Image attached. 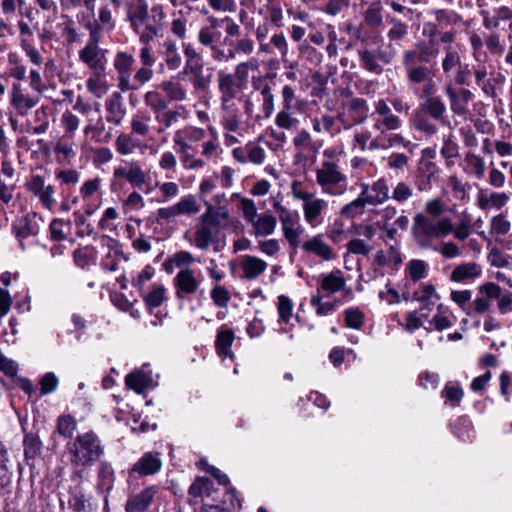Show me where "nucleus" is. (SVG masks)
<instances>
[{
	"label": "nucleus",
	"instance_id": "obj_5",
	"mask_svg": "<svg viewBox=\"0 0 512 512\" xmlns=\"http://www.w3.org/2000/svg\"><path fill=\"white\" fill-rule=\"evenodd\" d=\"M67 450L72 464L78 466H90L103 454L101 441L92 431L78 435L74 441L68 443Z\"/></svg>",
	"mask_w": 512,
	"mask_h": 512
},
{
	"label": "nucleus",
	"instance_id": "obj_59",
	"mask_svg": "<svg viewBox=\"0 0 512 512\" xmlns=\"http://www.w3.org/2000/svg\"><path fill=\"white\" fill-rule=\"evenodd\" d=\"M163 90L169 98L174 101H184L187 99V91L182 84L178 82L166 81L162 83Z\"/></svg>",
	"mask_w": 512,
	"mask_h": 512
},
{
	"label": "nucleus",
	"instance_id": "obj_63",
	"mask_svg": "<svg viewBox=\"0 0 512 512\" xmlns=\"http://www.w3.org/2000/svg\"><path fill=\"white\" fill-rule=\"evenodd\" d=\"M366 204L368 202L364 200L362 193H360L357 199L343 206L341 214L347 218H353L363 213Z\"/></svg>",
	"mask_w": 512,
	"mask_h": 512
},
{
	"label": "nucleus",
	"instance_id": "obj_49",
	"mask_svg": "<svg viewBox=\"0 0 512 512\" xmlns=\"http://www.w3.org/2000/svg\"><path fill=\"white\" fill-rule=\"evenodd\" d=\"M276 218L270 214H265L254 220L251 224L254 227L257 236L271 235L276 227Z\"/></svg>",
	"mask_w": 512,
	"mask_h": 512
},
{
	"label": "nucleus",
	"instance_id": "obj_53",
	"mask_svg": "<svg viewBox=\"0 0 512 512\" xmlns=\"http://www.w3.org/2000/svg\"><path fill=\"white\" fill-rule=\"evenodd\" d=\"M490 32L484 36V42L490 54L501 56L505 52V42L496 30H489Z\"/></svg>",
	"mask_w": 512,
	"mask_h": 512
},
{
	"label": "nucleus",
	"instance_id": "obj_32",
	"mask_svg": "<svg viewBox=\"0 0 512 512\" xmlns=\"http://www.w3.org/2000/svg\"><path fill=\"white\" fill-rule=\"evenodd\" d=\"M509 201V196L505 192H490L480 190L477 195V206L481 210H487L491 207L502 209Z\"/></svg>",
	"mask_w": 512,
	"mask_h": 512
},
{
	"label": "nucleus",
	"instance_id": "obj_62",
	"mask_svg": "<svg viewBox=\"0 0 512 512\" xmlns=\"http://www.w3.org/2000/svg\"><path fill=\"white\" fill-rule=\"evenodd\" d=\"M450 297L466 315L471 316L469 306L471 304L472 292L470 290L452 291Z\"/></svg>",
	"mask_w": 512,
	"mask_h": 512
},
{
	"label": "nucleus",
	"instance_id": "obj_25",
	"mask_svg": "<svg viewBox=\"0 0 512 512\" xmlns=\"http://www.w3.org/2000/svg\"><path fill=\"white\" fill-rule=\"evenodd\" d=\"M115 178L126 179L133 187L140 188L146 181V174L138 162H126L114 169Z\"/></svg>",
	"mask_w": 512,
	"mask_h": 512
},
{
	"label": "nucleus",
	"instance_id": "obj_48",
	"mask_svg": "<svg viewBox=\"0 0 512 512\" xmlns=\"http://www.w3.org/2000/svg\"><path fill=\"white\" fill-rule=\"evenodd\" d=\"M185 112V109L180 106L179 109L171 110L166 109L162 111L160 114H157L155 120L159 123L158 133H162L165 129L170 128L174 124H176L181 117V111Z\"/></svg>",
	"mask_w": 512,
	"mask_h": 512
},
{
	"label": "nucleus",
	"instance_id": "obj_58",
	"mask_svg": "<svg viewBox=\"0 0 512 512\" xmlns=\"http://www.w3.org/2000/svg\"><path fill=\"white\" fill-rule=\"evenodd\" d=\"M435 20L440 27L457 25L462 21V16L455 11L438 9L435 11Z\"/></svg>",
	"mask_w": 512,
	"mask_h": 512
},
{
	"label": "nucleus",
	"instance_id": "obj_11",
	"mask_svg": "<svg viewBox=\"0 0 512 512\" xmlns=\"http://www.w3.org/2000/svg\"><path fill=\"white\" fill-rule=\"evenodd\" d=\"M291 189L293 196L304 202L303 212L305 220L309 224L315 225L322 211L327 208V202L323 199L315 198L313 193L304 190L300 182H293Z\"/></svg>",
	"mask_w": 512,
	"mask_h": 512
},
{
	"label": "nucleus",
	"instance_id": "obj_19",
	"mask_svg": "<svg viewBox=\"0 0 512 512\" xmlns=\"http://www.w3.org/2000/svg\"><path fill=\"white\" fill-rule=\"evenodd\" d=\"M233 158L241 163H252L261 165L266 158L265 150L255 142H248L244 146L236 147L232 150Z\"/></svg>",
	"mask_w": 512,
	"mask_h": 512
},
{
	"label": "nucleus",
	"instance_id": "obj_9",
	"mask_svg": "<svg viewBox=\"0 0 512 512\" xmlns=\"http://www.w3.org/2000/svg\"><path fill=\"white\" fill-rule=\"evenodd\" d=\"M387 22L390 25L386 33L388 43L380 48V57L383 63L390 64L403 47L402 42L409 34V26L396 17L388 16Z\"/></svg>",
	"mask_w": 512,
	"mask_h": 512
},
{
	"label": "nucleus",
	"instance_id": "obj_2",
	"mask_svg": "<svg viewBox=\"0 0 512 512\" xmlns=\"http://www.w3.org/2000/svg\"><path fill=\"white\" fill-rule=\"evenodd\" d=\"M440 54V49L432 41L419 40L409 49L402 53V66L408 86L415 90L418 99L425 102L436 98L438 87L434 82L435 70L433 65L436 63Z\"/></svg>",
	"mask_w": 512,
	"mask_h": 512
},
{
	"label": "nucleus",
	"instance_id": "obj_56",
	"mask_svg": "<svg viewBox=\"0 0 512 512\" xmlns=\"http://www.w3.org/2000/svg\"><path fill=\"white\" fill-rule=\"evenodd\" d=\"M310 304L315 308L318 316H327L337 309L339 301L322 302V296L317 293L311 296Z\"/></svg>",
	"mask_w": 512,
	"mask_h": 512
},
{
	"label": "nucleus",
	"instance_id": "obj_44",
	"mask_svg": "<svg viewBox=\"0 0 512 512\" xmlns=\"http://www.w3.org/2000/svg\"><path fill=\"white\" fill-rule=\"evenodd\" d=\"M153 77L152 67L142 66L138 68L131 79V76L128 77L129 87H121L119 90L121 92L135 91L138 90L141 86L149 82Z\"/></svg>",
	"mask_w": 512,
	"mask_h": 512
},
{
	"label": "nucleus",
	"instance_id": "obj_52",
	"mask_svg": "<svg viewBox=\"0 0 512 512\" xmlns=\"http://www.w3.org/2000/svg\"><path fill=\"white\" fill-rule=\"evenodd\" d=\"M149 382L150 377L139 370L129 373L125 378L126 385L138 393L143 392L148 387Z\"/></svg>",
	"mask_w": 512,
	"mask_h": 512
},
{
	"label": "nucleus",
	"instance_id": "obj_16",
	"mask_svg": "<svg viewBox=\"0 0 512 512\" xmlns=\"http://www.w3.org/2000/svg\"><path fill=\"white\" fill-rule=\"evenodd\" d=\"M162 460L158 452H145L131 467L129 475L139 477L154 475L161 470Z\"/></svg>",
	"mask_w": 512,
	"mask_h": 512
},
{
	"label": "nucleus",
	"instance_id": "obj_42",
	"mask_svg": "<svg viewBox=\"0 0 512 512\" xmlns=\"http://www.w3.org/2000/svg\"><path fill=\"white\" fill-rule=\"evenodd\" d=\"M439 171L440 169L435 162L421 159L419 162L418 173L423 180L419 184L418 190L422 191L426 189L427 186L430 187L432 182L436 180Z\"/></svg>",
	"mask_w": 512,
	"mask_h": 512
},
{
	"label": "nucleus",
	"instance_id": "obj_7",
	"mask_svg": "<svg viewBox=\"0 0 512 512\" xmlns=\"http://www.w3.org/2000/svg\"><path fill=\"white\" fill-rule=\"evenodd\" d=\"M316 182L323 193L331 196L344 194L348 187L347 175L334 160L322 161L320 167L316 169Z\"/></svg>",
	"mask_w": 512,
	"mask_h": 512
},
{
	"label": "nucleus",
	"instance_id": "obj_36",
	"mask_svg": "<svg viewBox=\"0 0 512 512\" xmlns=\"http://www.w3.org/2000/svg\"><path fill=\"white\" fill-rule=\"evenodd\" d=\"M243 278L253 280L259 277L267 268V263L255 256L246 255L241 261Z\"/></svg>",
	"mask_w": 512,
	"mask_h": 512
},
{
	"label": "nucleus",
	"instance_id": "obj_8",
	"mask_svg": "<svg viewBox=\"0 0 512 512\" xmlns=\"http://www.w3.org/2000/svg\"><path fill=\"white\" fill-rule=\"evenodd\" d=\"M89 31V39L83 49L79 51V59L86 64L95 74L100 75L105 71L106 50L99 47L101 27L98 22H92L83 26Z\"/></svg>",
	"mask_w": 512,
	"mask_h": 512
},
{
	"label": "nucleus",
	"instance_id": "obj_27",
	"mask_svg": "<svg viewBox=\"0 0 512 512\" xmlns=\"http://www.w3.org/2000/svg\"><path fill=\"white\" fill-rule=\"evenodd\" d=\"M221 125L226 131L237 132L240 126L241 113L235 100H220Z\"/></svg>",
	"mask_w": 512,
	"mask_h": 512
},
{
	"label": "nucleus",
	"instance_id": "obj_57",
	"mask_svg": "<svg viewBox=\"0 0 512 512\" xmlns=\"http://www.w3.org/2000/svg\"><path fill=\"white\" fill-rule=\"evenodd\" d=\"M77 428V422L71 415H60L57 419V432L64 438H71Z\"/></svg>",
	"mask_w": 512,
	"mask_h": 512
},
{
	"label": "nucleus",
	"instance_id": "obj_33",
	"mask_svg": "<svg viewBox=\"0 0 512 512\" xmlns=\"http://www.w3.org/2000/svg\"><path fill=\"white\" fill-rule=\"evenodd\" d=\"M55 188L52 184H45L40 176H34V196L46 209L52 211L56 205L54 198Z\"/></svg>",
	"mask_w": 512,
	"mask_h": 512
},
{
	"label": "nucleus",
	"instance_id": "obj_13",
	"mask_svg": "<svg viewBox=\"0 0 512 512\" xmlns=\"http://www.w3.org/2000/svg\"><path fill=\"white\" fill-rule=\"evenodd\" d=\"M279 220L282 225L284 237L289 245L293 248L299 246L300 236L303 233V228L299 224V215L297 212L290 211L285 207L279 209Z\"/></svg>",
	"mask_w": 512,
	"mask_h": 512
},
{
	"label": "nucleus",
	"instance_id": "obj_3",
	"mask_svg": "<svg viewBox=\"0 0 512 512\" xmlns=\"http://www.w3.org/2000/svg\"><path fill=\"white\" fill-rule=\"evenodd\" d=\"M453 233L454 237L464 241L470 235V230L454 226L452 219L443 217L434 220L418 212L413 217L411 235L415 244L421 249L437 251L436 240L443 239Z\"/></svg>",
	"mask_w": 512,
	"mask_h": 512
},
{
	"label": "nucleus",
	"instance_id": "obj_23",
	"mask_svg": "<svg viewBox=\"0 0 512 512\" xmlns=\"http://www.w3.org/2000/svg\"><path fill=\"white\" fill-rule=\"evenodd\" d=\"M135 63V58L132 54L127 52H117L113 61V66L117 71V87L128 88V77L131 76L132 67Z\"/></svg>",
	"mask_w": 512,
	"mask_h": 512
},
{
	"label": "nucleus",
	"instance_id": "obj_47",
	"mask_svg": "<svg viewBox=\"0 0 512 512\" xmlns=\"http://www.w3.org/2000/svg\"><path fill=\"white\" fill-rule=\"evenodd\" d=\"M459 149V145L454 140L453 135L450 134L443 139L440 154L445 159L447 167L454 165V159L459 156Z\"/></svg>",
	"mask_w": 512,
	"mask_h": 512
},
{
	"label": "nucleus",
	"instance_id": "obj_54",
	"mask_svg": "<svg viewBox=\"0 0 512 512\" xmlns=\"http://www.w3.org/2000/svg\"><path fill=\"white\" fill-rule=\"evenodd\" d=\"M144 103L152 109L155 117L168 107L167 100L157 91H148L144 95Z\"/></svg>",
	"mask_w": 512,
	"mask_h": 512
},
{
	"label": "nucleus",
	"instance_id": "obj_35",
	"mask_svg": "<svg viewBox=\"0 0 512 512\" xmlns=\"http://www.w3.org/2000/svg\"><path fill=\"white\" fill-rule=\"evenodd\" d=\"M213 482L207 477H197L188 490V501L196 505L204 496H210Z\"/></svg>",
	"mask_w": 512,
	"mask_h": 512
},
{
	"label": "nucleus",
	"instance_id": "obj_12",
	"mask_svg": "<svg viewBox=\"0 0 512 512\" xmlns=\"http://www.w3.org/2000/svg\"><path fill=\"white\" fill-rule=\"evenodd\" d=\"M362 23L371 31H380L384 25V4L381 0H360Z\"/></svg>",
	"mask_w": 512,
	"mask_h": 512
},
{
	"label": "nucleus",
	"instance_id": "obj_60",
	"mask_svg": "<svg viewBox=\"0 0 512 512\" xmlns=\"http://www.w3.org/2000/svg\"><path fill=\"white\" fill-rule=\"evenodd\" d=\"M293 112L295 111L281 109L275 117V124L281 129L295 128L299 124V120L292 116Z\"/></svg>",
	"mask_w": 512,
	"mask_h": 512
},
{
	"label": "nucleus",
	"instance_id": "obj_22",
	"mask_svg": "<svg viewBox=\"0 0 512 512\" xmlns=\"http://www.w3.org/2000/svg\"><path fill=\"white\" fill-rule=\"evenodd\" d=\"M157 491L158 488L156 486H149L139 493L129 496L125 505V511L146 512L153 503Z\"/></svg>",
	"mask_w": 512,
	"mask_h": 512
},
{
	"label": "nucleus",
	"instance_id": "obj_4",
	"mask_svg": "<svg viewBox=\"0 0 512 512\" xmlns=\"http://www.w3.org/2000/svg\"><path fill=\"white\" fill-rule=\"evenodd\" d=\"M126 8V19L139 42L151 44L163 30L166 18L164 7L156 3L149 8L146 0H133L126 4Z\"/></svg>",
	"mask_w": 512,
	"mask_h": 512
},
{
	"label": "nucleus",
	"instance_id": "obj_24",
	"mask_svg": "<svg viewBox=\"0 0 512 512\" xmlns=\"http://www.w3.org/2000/svg\"><path fill=\"white\" fill-rule=\"evenodd\" d=\"M479 293L484 294L487 298L498 300V309L501 314H507L512 311V296L507 292L502 294V289L494 282H487L481 285Z\"/></svg>",
	"mask_w": 512,
	"mask_h": 512
},
{
	"label": "nucleus",
	"instance_id": "obj_30",
	"mask_svg": "<svg viewBox=\"0 0 512 512\" xmlns=\"http://www.w3.org/2000/svg\"><path fill=\"white\" fill-rule=\"evenodd\" d=\"M173 142L175 145L180 147L178 153L180 155L181 162L186 169L198 170L205 166V162L202 159L194 158V156L189 152L191 146L180 136V133H175Z\"/></svg>",
	"mask_w": 512,
	"mask_h": 512
},
{
	"label": "nucleus",
	"instance_id": "obj_55",
	"mask_svg": "<svg viewBox=\"0 0 512 512\" xmlns=\"http://www.w3.org/2000/svg\"><path fill=\"white\" fill-rule=\"evenodd\" d=\"M263 11L266 12V22L271 23L273 26L277 28H280L284 25V14L280 4L263 5V7L260 9V14H262Z\"/></svg>",
	"mask_w": 512,
	"mask_h": 512
},
{
	"label": "nucleus",
	"instance_id": "obj_64",
	"mask_svg": "<svg viewBox=\"0 0 512 512\" xmlns=\"http://www.w3.org/2000/svg\"><path fill=\"white\" fill-rule=\"evenodd\" d=\"M345 325L352 329H360L364 324V314L359 308H348L344 311Z\"/></svg>",
	"mask_w": 512,
	"mask_h": 512
},
{
	"label": "nucleus",
	"instance_id": "obj_29",
	"mask_svg": "<svg viewBox=\"0 0 512 512\" xmlns=\"http://www.w3.org/2000/svg\"><path fill=\"white\" fill-rule=\"evenodd\" d=\"M319 286L317 292L325 291L329 294H334L344 289L346 280L341 270H333L328 274H321L318 277Z\"/></svg>",
	"mask_w": 512,
	"mask_h": 512
},
{
	"label": "nucleus",
	"instance_id": "obj_50",
	"mask_svg": "<svg viewBox=\"0 0 512 512\" xmlns=\"http://www.w3.org/2000/svg\"><path fill=\"white\" fill-rule=\"evenodd\" d=\"M405 272L413 282H418L427 276L428 264L424 260L412 259L407 263Z\"/></svg>",
	"mask_w": 512,
	"mask_h": 512
},
{
	"label": "nucleus",
	"instance_id": "obj_38",
	"mask_svg": "<svg viewBox=\"0 0 512 512\" xmlns=\"http://www.w3.org/2000/svg\"><path fill=\"white\" fill-rule=\"evenodd\" d=\"M160 55L169 70H177L182 64V58L176 43L172 40H165L161 45Z\"/></svg>",
	"mask_w": 512,
	"mask_h": 512
},
{
	"label": "nucleus",
	"instance_id": "obj_40",
	"mask_svg": "<svg viewBox=\"0 0 512 512\" xmlns=\"http://www.w3.org/2000/svg\"><path fill=\"white\" fill-rule=\"evenodd\" d=\"M462 62V58L460 53L453 49L452 47L444 48V56L441 60V69L443 75L450 79L452 75H454L460 67V63Z\"/></svg>",
	"mask_w": 512,
	"mask_h": 512
},
{
	"label": "nucleus",
	"instance_id": "obj_34",
	"mask_svg": "<svg viewBox=\"0 0 512 512\" xmlns=\"http://www.w3.org/2000/svg\"><path fill=\"white\" fill-rule=\"evenodd\" d=\"M464 171L477 180L485 177L486 163L484 158L473 151H467L464 156Z\"/></svg>",
	"mask_w": 512,
	"mask_h": 512
},
{
	"label": "nucleus",
	"instance_id": "obj_21",
	"mask_svg": "<svg viewBox=\"0 0 512 512\" xmlns=\"http://www.w3.org/2000/svg\"><path fill=\"white\" fill-rule=\"evenodd\" d=\"M97 0H60V5L63 11H73L84 6V10L77 13V20L83 26L89 25L92 22H97L95 19V9Z\"/></svg>",
	"mask_w": 512,
	"mask_h": 512
},
{
	"label": "nucleus",
	"instance_id": "obj_14",
	"mask_svg": "<svg viewBox=\"0 0 512 512\" xmlns=\"http://www.w3.org/2000/svg\"><path fill=\"white\" fill-rule=\"evenodd\" d=\"M18 11L22 17H26L27 20L21 19L18 21V28L20 31V41L23 50L27 56L32 60V30L30 28V16L32 13V7L27 3V0H17Z\"/></svg>",
	"mask_w": 512,
	"mask_h": 512
},
{
	"label": "nucleus",
	"instance_id": "obj_26",
	"mask_svg": "<svg viewBox=\"0 0 512 512\" xmlns=\"http://www.w3.org/2000/svg\"><path fill=\"white\" fill-rule=\"evenodd\" d=\"M479 14L482 17V25L486 30H497L501 22L512 19V10L507 6L496 7L492 12L481 9Z\"/></svg>",
	"mask_w": 512,
	"mask_h": 512
},
{
	"label": "nucleus",
	"instance_id": "obj_1",
	"mask_svg": "<svg viewBox=\"0 0 512 512\" xmlns=\"http://www.w3.org/2000/svg\"><path fill=\"white\" fill-rule=\"evenodd\" d=\"M208 25L198 32V41L208 47L216 62H229L237 54L250 55L254 51V41L248 35H241V27L231 17L207 18Z\"/></svg>",
	"mask_w": 512,
	"mask_h": 512
},
{
	"label": "nucleus",
	"instance_id": "obj_61",
	"mask_svg": "<svg viewBox=\"0 0 512 512\" xmlns=\"http://www.w3.org/2000/svg\"><path fill=\"white\" fill-rule=\"evenodd\" d=\"M9 75L17 80H23L26 77V67L21 64V58L17 53H9Z\"/></svg>",
	"mask_w": 512,
	"mask_h": 512
},
{
	"label": "nucleus",
	"instance_id": "obj_51",
	"mask_svg": "<svg viewBox=\"0 0 512 512\" xmlns=\"http://www.w3.org/2000/svg\"><path fill=\"white\" fill-rule=\"evenodd\" d=\"M151 121V116L147 113L138 111L133 115L131 119V131L132 133L145 137L148 135L150 128L149 123Z\"/></svg>",
	"mask_w": 512,
	"mask_h": 512
},
{
	"label": "nucleus",
	"instance_id": "obj_17",
	"mask_svg": "<svg viewBox=\"0 0 512 512\" xmlns=\"http://www.w3.org/2000/svg\"><path fill=\"white\" fill-rule=\"evenodd\" d=\"M361 193L368 205L372 206L381 205L391 198L390 188L385 178H379L371 186L362 184Z\"/></svg>",
	"mask_w": 512,
	"mask_h": 512
},
{
	"label": "nucleus",
	"instance_id": "obj_15",
	"mask_svg": "<svg viewBox=\"0 0 512 512\" xmlns=\"http://www.w3.org/2000/svg\"><path fill=\"white\" fill-rule=\"evenodd\" d=\"M175 296L179 300L186 299L194 294L199 288V281L196 279L193 270L181 269L173 279Z\"/></svg>",
	"mask_w": 512,
	"mask_h": 512
},
{
	"label": "nucleus",
	"instance_id": "obj_45",
	"mask_svg": "<svg viewBox=\"0 0 512 512\" xmlns=\"http://www.w3.org/2000/svg\"><path fill=\"white\" fill-rule=\"evenodd\" d=\"M234 341V332L230 329H221L218 331L215 347L219 355L221 356H232L231 345Z\"/></svg>",
	"mask_w": 512,
	"mask_h": 512
},
{
	"label": "nucleus",
	"instance_id": "obj_37",
	"mask_svg": "<svg viewBox=\"0 0 512 512\" xmlns=\"http://www.w3.org/2000/svg\"><path fill=\"white\" fill-rule=\"evenodd\" d=\"M420 108L424 113L428 114L432 119H434L438 122H441V123H446L447 107H446L443 99L441 98V96L432 98L425 102H421Z\"/></svg>",
	"mask_w": 512,
	"mask_h": 512
},
{
	"label": "nucleus",
	"instance_id": "obj_28",
	"mask_svg": "<svg viewBox=\"0 0 512 512\" xmlns=\"http://www.w3.org/2000/svg\"><path fill=\"white\" fill-rule=\"evenodd\" d=\"M217 83L220 100H236L243 88L241 83L236 81V77L232 76V73L219 72Z\"/></svg>",
	"mask_w": 512,
	"mask_h": 512
},
{
	"label": "nucleus",
	"instance_id": "obj_31",
	"mask_svg": "<svg viewBox=\"0 0 512 512\" xmlns=\"http://www.w3.org/2000/svg\"><path fill=\"white\" fill-rule=\"evenodd\" d=\"M482 275V267L476 262H465L457 265L451 275L452 282L462 283L473 281Z\"/></svg>",
	"mask_w": 512,
	"mask_h": 512
},
{
	"label": "nucleus",
	"instance_id": "obj_18",
	"mask_svg": "<svg viewBox=\"0 0 512 512\" xmlns=\"http://www.w3.org/2000/svg\"><path fill=\"white\" fill-rule=\"evenodd\" d=\"M445 93L449 99L450 109L457 116H464L468 113V104L473 98L469 89L461 88L456 90L450 82L445 86Z\"/></svg>",
	"mask_w": 512,
	"mask_h": 512
},
{
	"label": "nucleus",
	"instance_id": "obj_10",
	"mask_svg": "<svg viewBox=\"0 0 512 512\" xmlns=\"http://www.w3.org/2000/svg\"><path fill=\"white\" fill-rule=\"evenodd\" d=\"M11 106L16 111L15 116L10 117V122L14 130L20 127L21 131L29 130V121H23V118L28 116L30 109L32 108V99L29 95L24 93L20 83H14L12 85L11 93Z\"/></svg>",
	"mask_w": 512,
	"mask_h": 512
},
{
	"label": "nucleus",
	"instance_id": "obj_6",
	"mask_svg": "<svg viewBox=\"0 0 512 512\" xmlns=\"http://www.w3.org/2000/svg\"><path fill=\"white\" fill-rule=\"evenodd\" d=\"M228 216L226 208H214L211 204H207L206 211L200 216L201 224L197 226L194 245L201 250H206L213 237L224 226L223 222L228 219Z\"/></svg>",
	"mask_w": 512,
	"mask_h": 512
},
{
	"label": "nucleus",
	"instance_id": "obj_39",
	"mask_svg": "<svg viewBox=\"0 0 512 512\" xmlns=\"http://www.w3.org/2000/svg\"><path fill=\"white\" fill-rule=\"evenodd\" d=\"M361 66L370 73L379 75L383 72V67L379 61H382L380 57V48L377 52L369 49H362L358 52Z\"/></svg>",
	"mask_w": 512,
	"mask_h": 512
},
{
	"label": "nucleus",
	"instance_id": "obj_46",
	"mask_svg": "<svg viewBox=\"0 0 512 512\" xmlns=\"http://www.w3.org/2000/svg\"><path fill=\"white\" fill-rule=\"evenodd\" d=\"M414 188L405 181H399L392 188L391 198L396 203L403 205L415 196Z\"/></svg>",
	"mask_w": 512,
	"mask_h": 512
},
{
	"label": "nucleus",
	"instance_id": "obj_41",
	"mask_svg": "<svg viewBox=\"0 0 512 512\" xmlns=\"http://www.w3.org/2000/svg\"><path fill=\"white\" fill-rule=\"evenodd\" d=\"M302 248L308 253H312L323 260L329 261L333 258L332 248L326 244L320 236H314L307 240Z\"/></svg>",
	"mask_w": 512,
	"mask_h": 512
},
{
	"label": "nucleus",
	"instance_id": "obj_43",
	"mask_svg": "<svg viewBox=\"0 0 512 512\" xmlns=\"http://www.w3.org/2000/svg\"><path fill=\"white\" fill-rule=\"evenodd\" d=\"M348 112L352 118V124H362L368 118L369 106L363 98H353L349 101Z\"/></svg>",
	"mask_w": 512,
	"mask_h": 512
},
{
	"label": "nucleus",
	"instance_id": "obj_20",
	"mask_svg": "<svg viewBox=\"0 0 512 512\" xmlns=\"http://www.w3.org/2000/svg\"><path fill=\"white\" fill-rule=\"evenodd\" d=\"M106 121L114 126H120L126 116L122 92L114 91L105 100Z\"/></svg>",
	"mask_w": 512,
	"mask_h": 512
}]
</instances>
